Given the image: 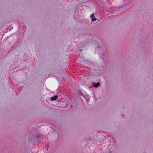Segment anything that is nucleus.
<instances>
[{
	"mask_svg": "<svg viewBox=\"0 0 153 153\" xmlns=\"http://www.w3.org/2000/svg\"><path fill=\"white\" fill-rule=\"evenodd\" d=\"M100 85V83L99 82H97L94 85V86L95 88H97Z\"/></svg>",
	"mask_w": 153,
	"mask_h": 153,
	"instance_id": "obj_3",
	"label": "nucleus"
},
{
	"mask_svg": "<svg viewBox=\"0 0 153 153\" xmlns=\"http://www.w3.org/2000/svg\"><path fill=\"white\" fill-rule=\"evenodd\" d=\"M48 146H47L45 147V148L46 149H47V150H48Z\"/></svg>",
	"mask_w": 153,
	"mask_h": 153,
	"instance_id": "obj_4",
	"label": "nucleus"
},
{
	"mask_svg": "<svg viewBox=\"0 0 153 153\" xmlns=\"http://www.w3.org/2000/svg\"><path fill=\"white\" fill-rule=\"evenodd\" d=\"M57 97H58V96L57 95H56L53 97H52L51 98V100H52V101L55 100H56L57 99Z\"/></svg>",
	"mask_w": 153,
	"mask_h": 153,
	"instance_id": "obj_1",
	"label": "nucleus"
},
{
	"mask_svg": "<svg viewBox=\"0 0 153 153\" xmlns=\"http://www.w3.org/2000/svg\"><path fill=\"white\" fill-rule=\"evenodd\" d=\"M91 19L92 21H95L96 20V18L94 17V15H92L91 17Z\"/></svg>",
	"mask_w": 153,
	"mask_h": 153,
	"instance_id": "obj_2",
	"label": "nucleus"
}]
</instances>
